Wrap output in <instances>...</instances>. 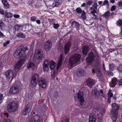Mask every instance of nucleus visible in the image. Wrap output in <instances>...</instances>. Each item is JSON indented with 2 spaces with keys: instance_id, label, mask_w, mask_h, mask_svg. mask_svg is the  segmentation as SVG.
<instances>
[{
  "instance_id": "obj_32",
  "label": "nucleus",
  "mask_w": 122,
  "mask_h": 122,
  "mask_svg": "<svg viewBox=\"0 0 122 122\" xmlns=\"http://www.w3.org/2000/svg\"><path fill=\"white\" fill-rule=\"evenodd\" d=\"M81 15V17L84 19H86V16L85 12L84 11H83Z\"/></svg>"
},
{
  "instance_id": "obj_47",
  "label": "nucleus",
  "mask_w": 122,
  "mask_h": 122,
  "mask_svg": "<svg viewBox=\"0 0 122 122\" xmlns=\"http://www.w3.org/2000/svg\"><path fill=\"white\" fill-rule=\"evenodd\" d=\"M36 18L35 16H33L30 18V20L33 21H35L36 19Z\"/></svg>"
},
{
  "instance_id": "obj_62",
  "label": "nucleus",
  "mask_w": 122,
  "mask_h": 122,
  "mask_svg": "<svg viewBox=\"0 0 122 122\" xmlns=\"http://www.w3.org/2000/svg\"><path fill=\"white\" fill-rule=\"evenodd\" d=\"M96 73L97 74V75L99 76H101L102 75V73L101 72V71H97V72Z\"/></svg>"
},
{
  "instance_id": "obj_10",
  "label": "nucleus",
  "mask_w": 122,
  "mask_h": 122,
  "mask_svg": "<svg viewBox=\"0 0 122 122\" xmlns=\"http://www.w3.org/2000/svg\"><path fill=\"white\" fill-rule=\"evenodd\" d=\"M118 113V111L115 108H113L112 109L111 113V114L113 115L112 118L113 122H116L117 120V116Z\"/></svg>"
},
{
  "instance_id": "obj_55",
  "label": "nucleus",
  "mask_w": 122,
  "mask_h": 122,
  "mask_svg": "<svg viewBox=\"0 0 122 122\" xmlns=\"http://www.w3.org/2000/svg\"><path fill=\"white\" fill-rule=\"evenodd\" d=\"M62 61L59 60L57 62V64L60 65H61L62 63Z\"/></svg>"
},
{
  "instance_id": "obj_9",
  "label": "nucleus",
  "mask_w": 122,
  "mask_h": 122,
  "mask_svg": "<svg viewBox=\"0 0 122 122\" xmlns=\"http://www.w3.org/2000/svg\"><path fill=\"white\" fill-rule=\"evenodd\" d=\"M42 118V115L36 114L33 116V119L31 120L30 122H43Z\"/></svg>"
},
{
  "instance_id": "obj_17",
  "label": "nucleus",
  "mask_w": 122,
  "mask_h": 122,
  "mask_svg": "<svg viewBox=\"0 0 122 122\" xmlns=\"http://www.w3.org/2000/svg\"><path fill=\"white\" fill-rule=\"evenodd\" d=\"M49 61L46 59L44 61L43 66V70L44 71H47L49 69Z\"/></svg>"
},
{
  "instance_id": "obj_49",
  "label": "nucleus",
  "mask_w": 122,
  "mask_h": 122,
  "mask_svg": "<svg viewBox=\"0 0 122 122\" xmlns=\"http://www.w3.org/2000/svg\"><path fill=\"white\" fill-rule=\"evenodd\" d=\"M116 8V6L115 5H113L112 6L111 10L112 11L114 10Z\"/></svg>"
},
{
  "instance_id": "obj_18",
  "label": "nucleus",
  "mask_w": 122,
  "mask_h": 122,
  "mask_svg": "<svg viewBox=\"0 0 122 122\" xmlns=\"http://www.w3.org/2000/svg\"><path fill=\"white\" fill-rule=\"evenodd\" d=\"M76 72L77 75L79 77H81L83 76L84 71L82 70L81 68H78L76 71Z\"/></svg>"
},
{
  "instance_id": "obj_30",
  "label": "nucleus",
  "mask_w": 122,
  "mask_h": 122,
  "mask_svg": "<svg viewBox=\"0 0 122 122\" xmlns=\"http://www.w3.org/2000/svg\"><path fill=\"white\" fill-rule=\"evenodd\" d=\"M53 4H55L56 6L58 7L60 4L59 0H55Z\"/></svg>"
},
{
  "instance_id": "obj_23",
  "label": "nucleus",
  "mask_w": 122,
  "mask_h": 122,
  "mask_svg": "<svg viewBox=\"0 0 122 122\" xmlns=\"http://www.w3.org/2000/svg\"><path fill=\"white\" fill-rule=\"evenodd\" d=\"M2 4L4 7L6 9H7L9 8L10 6L9 4L7 2L6 0H1Z\"/></svg>"
},
{
  "instance_id": "obj_8",
  "label": "nucleus",
  "mask_w": 122,
  "mask_h": 122,
  "mask_svg": "<svg viewBox=\"0 0 122 122\" xmlns=\"http://www.w3.org/2000/svg\"><path fill=\"white\" fill-rule=\"evenodd\" d=\"M25 61V60L22 59L19 60L15 65L14 70L15 71L17 72L21 67L22 65L24 64Z\"/></svg>"
},
{
  "instance_id": "obj_2",
  "label": "nucleus",
  "mask_w": 122,
  "mask_h": 122,
  "mask_svg": "<svg viewBox=\"0 0 122 122\" xmlns=\"http://www.w3.org/2000/svg\"><path fill=\"white\" fill-rule=\"evenodd\" d=\"M28 50V48L27 47H25L23 46H20L17 48L16 51L14 53V56L16 58H20Z\"/></svg>"
},
{
  "instance_id": "obj_48",
  "label": "nucleus",
  "mask_w": 122,
  "mask_h": 122,
  "mask_svg": "<svg viewBox=\"0 0 122 122\" xmlns=\"http://www.w3.org/2000/svg\"><path fill=\"white\" fill-rule=\"evenodd\" d=\"M4 25V23L2 21L0 20V28L2 29Z\"/></svg>"
},
{
  "instance_id": "obj_29",
  "label": "nucleus",
  "mask_w": 122,
  "mask_h": 122,
  "mask_svg": "<svg viewBox=\"0 0 122 122\" xmlns=\"http://www.w3.org/2000/svg\"><path fill=\"white\" fill-rule=\"evenodd\" d=\"M21 25H19L17 24L15 25L14 27V29L15 31H18L21 27Z\"/></svg>"
},
{
  "instance_id": "obj_63",
  "label": "nucleus",
  "mask_w": 122,
  "mask_h": 122,
  "mask_svg": "<svg viewBox=\"0 0 122 122\" xmlns=\"http://www.w3.org/2000/svg\"><path fill=\"white\" fill-rule=\"evenodd\" d=\"M73 37H72V36H71L70 38L68 40V42H70L71 43V41L72 40V38H73Z\"/></svg>"
},
{
  "instance_id": "obj_64",
  "label": "nucleus",
  "mask_w": 122,
  "mask_h": 122,
  "mask_svg": "<svg viewBox=\"0 0 122 122\" xmlns=\"http://www.w3.org/2000/svg\"><path fill=\"white\" fill-rule=\"evenodd\" d=\"M4 122H12L11 120L8 119H7L4 121Z\"/></svg>"
},
{
  "instance_id": "obj_24",
  "label": "nucleus",
  "mask_w": 122,
  "mask_h": 122,
  "mask_svg": "<svg viewBox=\"0 0 122 122\" xmlns=\"http://www.w3.org/2000/svg\"><path fill=\"white\" fill-rule=\"evenodd\" d=\"M79 26V24L78 22L74 21L72 22L71 26V27L76 28Z\"/></svg>"
},
{
  "instance_id": "obj_51",
  "label": "nucleus",
  "mask_w": 122,
  "mask_h": 122,
  "mask_svg": "<svg viewBox=\"0 0 122 122\" xmlns=\"http://www.w3.org/2000/svg\"><path fill=\"white\" fill-rule=\"evenodd\" d=\"M49 65H56V63L54 61H53L51 60V61L49 62Z\"/></svg>"
},
{
  "instance_id": "obj_25",
  "label": "nucleus",
  "mask_w": 122,
  "mask_h": 122,
  "mask_svg": "<svg viewBox=\"0 0 122 122\" xmlns=\"http://www.w3.org/2000/svg\"><path fill=\"white\" fill-rule=\"evenodd\" d=\"M92 94L95 98H96L98 97L99 93L97 90L94 89L92 90Z\"/></svg>"
},
{
  "instance_id": "obj_40",
  "label": "nucleus",
  "mask_w": 122,
  "mask_h": 122,
  "mask_svg": "<svg viewBox=\"0 0 122 122\" xmlns=\"http://www.w3.org/2000/svg\"><path fill=\"white\" fill-rule=\"evenodd\" d=\"M63 53H61L59 57V60L63 61V60L64 58V57L63 58Z\"/></svg>"
},
{
  "instance_id": "obj_45",
  "label": "nucleus",
  "mask_w": 122,
  "mask_h": 122,
  "mask_svg": "<svg viewBox=\"0 0 122 122\" xmlns=\"http://www.w3.org/2000/svg\"><path fill=\"white\" fill-rule=\"evenodd\" d=\"M107 5V6H109V3L108 2V1L107 0H105L103 2V5Z\"/></svg>"
},
{
  "instance_id": "obj_39",
  "label": "nucleus",
  "mask_w": 122,
  "mask_h": 122,
  "mask_svg": "<svg viewBox=\"0 0 122 122\" xmlns=\"http://www.w3.org/2000/svg\"><path fill=\"white\" fill-rule=\"evenodd\" d=\"M4 98L3 94L0 93V104L2 103Z\"/></svg>"
},
{
  "instance_id": "obj_20",
  "label": "nucleus",
  "mask_w": 122,
  "mask_h": 122,
  "mask_svg": "<svg viewBox=\"0 0 122 122\" xmlns=\"http://www.w3.org/2000/svg\"><path fill=\"white\" fill-rule=\"evenodd\" d=\"M117 81V79L116 78L112 79V82L110 83V87H114L116 85Z\"/></svg>"
},
{
  "instance_id": "obj_52",
  "label": "nucleus",
  "mask_w": 122,
  "mask_h": 122,
  "mask_svg": "<svg viewBox=\"0 0 122 122\" xmlns=\"http://www.w3.org/2000/svg\"><path fill=\"white\" fill-rule=\"evenodd\" d=\"M4 10L2 9H0V13L2 15H4Z\"/></svg>"
},
{
  "instance_id": "obj_3",
  "label": "nucleus",
  "mask_w": 122,
  "mask_h": 122,
  "mask_svg": "<svg viewBox=\"0 0 122 122\" xmlns=\"http://www.w3.org/2000/svg\"><path fill=\"white\" fill-rule=\"evenodd\" d=\"M81 57L80 55L78 54H75L71 56L69 61V65L72 67L74 64H77L80 61Z\"/></svg>"
},
{
  "instance_id": "obj_44",
  "label": "nucleus",
  "mask_w": 122,
  "mask_h": 122,
  "mask_svg": "<svg viewBox=\"0 0 122 122\" xmlns=\"http://www.w3.org/2000/svg\"><path fill=\"white\" fill-rule=\"evenodd\" d=\"M10 43V41L9 40L7 41L6 42L4 43L3 44V46L5 47L8 45Z\"/></svg>"
},
{
  "instance_id": "obj_26",
  "label": "nucleus",
  "mask_w": 122,
  "mask_h": 122,
  "mask_svg": "<svg viewBox=\"0 0 122 122\" xmlns=\"http://www.w3.org/2000/svg\"><path fill=\"white\" fill-rule=\"evenodd\" d=\"M17 36L20 38H25L26 35L21 32L18 33L16 35Z\"/></svg>"
},
{
  "instance_id": "obj_28",
  "label": "nucleus",
  "mask_w": 122,
  "mask_h": 122,
  "mask_svg": "<svg viewBox=\"0 0 122 122\" xmlns=\"http://www.w3.org/2000/svg\"><path fill=\"white\" fill-rule=\"evenodd\" d=\"M110 12L109 11H108L105 12L103 14V16L106 18H108L110 16Z\"/></svg>"
},
{
  "instance_id": "obj_50",
  "label": "nucleus",
  "mask_w": 122,
  "mask_h": 122,
  "mask_svg": "<svg viewBox=\"0 0 122 122\" xmlns=\"http://www.w3.org/2000/svg\"><path fill=\"white\" fill-rule=\"evenodd\" d=\"M50 65V68L51 69H53L55 67L56 65Z\"/></svg>"
},
{
  "instance_id": "obj_4",
  "label": "nucleus",
  "mask_w": 122,
  "mask_h": 122,
  "mask_svg": "<svg viewBox=\"0 0 122 122\" xmlns=\"http://www.w3.org/2000/svg\"><path fill=\"white\" fill-rule=\"evenodd\" d=\"M96 55H94L93 52L92 51L90 52L88 54L87 57L86 59V63L88 64H92L94 61L95 57H98V56L96 52Z\"/></svg>"
},
{
  "instance_id": "obj_35",
  "label": "nucleus",
  "mask_w": 122,
  "mask_h": 122,
  "mask_svg": "<svg viewBox=\"0 0 122 122\" xmlns=\"http://www.w3.org/2000/svg\"><path fill=\"white\" fill-rule=\"evenodd\" d=\"M117 25L119 27L121 26L122 25V20L121 19H119L117 20Z\"/></svg>"
},
{
  "instance_id": "obj_43",
  "label": "nucleus",
  "mask_w": 122,
  "mask_h": 122,
  "mask_svg": "<svg viewBox=\"0 0 122 122\" xmlns=\"http://www.w3.org/2000/svg\"><path fill=\"white\" fill-rule=\"evenodd\" d=\"M93 3V1L92 0H88L86 3V4L88 5H92Z\"/></svg>"
},
{
  "instance_id": "obj_14",
  "label": "nucleus",
  "mask_w": 122,
  "mask_h": 122,
  "mask_svg": "<svg viewBox=\"0 0 122 122\" xmlns=\"http://www.w3.org/2000/svg\"><path fill=\"white\" fill-rule=\"evenodd\" d=\"M71 45V43L67 42L65 44L64 47V53L65 54H67L70 51V50Z\"/></svg>"
},
{
  "instance_id": "obj_54",
  "label": "nucleus",
  "mask_w": 122,
  "mask_h": 122,
  "mask_svg": "<svg viewBox=\"0 0 122 122\" xmlns=\"http://www.w3.org/2000/svg\"><path fill=\"white\" fill-rule=\"evenodd\" d=\"M118 85L119 86L122 85V79H121L118 82Z\"/></svg>"
},
{
  "instance_id": "obj_12",
  "label": "nucleus",
  "mask_w": 122,
  "mask_h": 122,
  "mask_svg": "<svg viewBox=\"0 0 122 122\" xmlns=\"http://www.w3.org/2000/svg\"><path fill=\"white\" fill-rule=\"evenodd\" d=\"M14 71L11 70H7L5 73V75L7 79H10L11 78V80L14 77L13 76Z\"/></svg>"
},
{
  "instance_id": "obj_5",
  "label": "nucleus",
  "mask_w": 122,
  "mask_h": 122,
  "mask_svg": "<svg viewBox=\"0 0 122 122\" xmlns=\"http://www.w3.org/2000/svg\"><path fill=\"white\" fill-rule=\"evenodd\" d=\"M17 102L13 101L9 103L7 106V110L8 112H12L15 111L18 109Z\"/></svg>"
},
{
  "instance_id": "obj_46",
  "label": "nucleus",
  "mask_w": 122,
  "mask_h": 122,
  "mask_svg": "<svg viewBox=\"0 0 122 122\" xmlns=\"http://www.w3.org/2000/svg\"><path fill=\"white\" fill-rule=\"evenodd\" d=\"M96 10V9H94L91 11V13L92 14V15L93 14H95V13H97V11Z\"/></svg>"
},
{
  "instance_id": "obj_37",
  "label": "nucleus",
  "mask_w": 122,
  "mask_h": 122,
  "mask_svg": "<svg viewBox=\"0 0 122 122\" xmlns=\"http://www.w3.org/2000/svg\"><path fill=\"white\" fill-rule=\"evenodd\" d=\"M92 6L94 9H97L98 7V5L97 3L96 2H94Z\"/></svg>"
},
{
  "instance_id": "obj_53",
  "label": "nucleus",
  "mask_w": 122,
  "mask_h": 122,
  "mask_svg": "<svg viewBox=\"0 0 122 122\" xmlns=\"http://www.w3.org/2000/svg\"><path fill=\"white\" fill-rule=\"evenodd\" d=\"M107 72L108 74L110 75L111 76H112L113 75V74L112 72L108 71Z\"/></svg>"
},
{
  "instance_id": "obj_58",
  "label": "nucleus",
  "mask_w": 122,
  "mask_h": 122,
  "mask_svg": "<svg viewBox=\"0 0 122 122\" xmlns=\"http://www.w3.org/2000/svg\"><path fill=\"white\" fill-rule=\"evenodd\" d=\"M111 98L110 97H108V98L107 101L108 102V103H110L111 102Z\"/></svg>"
},
{
  "instance_id": "obj_33",
  "label": "nucleus",
  "mask_w": 122,
  "mask_h": 122,
  "mask_svg": "<svg viewBox=\"0 0 122 122\" xmlns=\"http://www.w3.org/2000/svg\"><path fill=\"white\" fill-rule=\"evenodd\" d=\"M5 17H6L8 18H9L12 16V14L10 12H6V13L5 12Z\"/></svg>"
},
{
  "instance_id": "obj_6",
  "label": "nucleus",
  "mask_w": 122,
  "mask_h": 122,
  "mask_svg": "<svg viewBox=\"0 0 122 122\" xmlns=\"http://www.w3.org/2000/svg\"><path fill=\"white\" fill-rule=\"evenodd\" d=\"M32 105L30 102L28 103L22 111V114L24 115H27L31 110Z\"/></svg>"
},
{
  "instance_id": "obj_21",
  "label": "nucleus",
  "mask_w": 122,
  "mask_h": 122,
  "mask_svg": "<svg viewBox=\"0 0 122 122\" xmlns=\"http://www.w3.org/2000/svg\"><path fill=\"white\" fill-rule=\"evenodd\" d=\"M96 116L94 115H92L91 114L90 115L89 118V122H95L96 120Z\"/></svg>"
},
{
  "instance_id": "obj_1",
  "label": "nucleus",
  "mask_w": 122,
  "mask_h": 122,
  "mask_svg": "<svg viewBox=\"0 0 122 122\" xmlns=\"http://www.w3.org/2000/svg\"><path fill=\"white\" fill-rule=\"evenodd\" d=\"M39 75L37 73L34 74L31 78L30 83L33 87L36 86L37 83L39 86L41 88H45L47 85L46 80L43 77L39 78Z\"/></svg>"
},
{
  "instance_id": "obj_60",
  "label": "nucleus",
  "mask_w": 122,
  "mask_h": 122,
  "mask_svg": "<svg viewBox=\"0 0 122 122\" xmlns=\"http://www.w3.org/2000/svg\"><path fill=\"white\" fill-rule=\"evenodd\" d=\"M115 107L116 108V109H115L118 111V110H119L120 107V105H119L117 104Z\"/></svg>"
},
{
  "instance_id": "obj_11",
  "label": "nucleus",
  "mask_w": 122,
  "mask_h": 122,
  "mask_svg": "<svg viewBox=\"0 0 122 122\" xmlns=\"http://www.w3.org/2000/svg\"><path fill=\"white\" fill-rule=\"evenodd\" d=\"M44 46L45 50L47 51H48L51 49L52 46V42L50 40H47L45 42Z\"/></svg>"
},
{
  "instance_id": "obj_7",
  "label": "nucleus",
  "mask_w": 122,
  "mask_h": 122,
  "mask_svg": "<svg viewBox=\"0 0 122 122\" xmlns=\"http://www.w3.org/2000/svg\"><path fill=\"white\" fill-rule=\"evenodd\" d=\"M20 88L19 86L13 85L10 88L9 92L11 94H16L18 92Z\"/></svg>"
},
{
  "instance_id": "obj_19",
  "label": "nucleus",
  "mask_w": 122,
  "mask_h": 122,
  "mask_svg": "<svg viewBox=\"0 0 122 122\" xmlns=\"http://www.w3.org/2000/svg\"><path fill=\"white\" fill-rule=\"evenodd\" d=\"M88 46L86 45L84 46L82 49V52L83 54L86 55L89 52Z\"/></svg>"
},
{
  "instance_id": "obj_16",
  "label": "nucleus",
  "mask_w": 122,
  "mask_h": 122,
  "mask_svg": "<svg viewBox=\"0 0 122 122\" xmlns=\"http://www.w3.org/2000/svg\"><path fill=\"white\" fill-rule=\"evenodd\" d=\"M86 85L89 87L90 88H91L95 84L94 80L90 78H88L86 80Z\"/></svg>"
},
{
  "instance_id": "obj_22",
  "label": "nucleus",
  "mask_w": 122,
  "mask_h": 122,
  "mask_svg": "<svg viewBox=\"0 0 122 122\" xmlns=\"http://www.w3.org/2000/svg\"><path fill=\"white\" fill-rule=\"evenodd\" d=\"M95 68L96 71V73H97V71H101V66L99 63H95L94 66Z\"/></svg>"
},
{
  "instance_id": "obj_36",
  "label": "nucleus",
  "mask_w": 122,
  "mask_h": 122,
  "mask_svg": "<svg viewBox=\"0 0 122 122\" xmlns=\"http://www.w3.org/2000/svg\"><path fill=\"white\" fill-rule=\"evenodd\" d=\"M76 12L78 13H81L83 11L80 7L76 8Z\"/></svg>"
},
{
  "instance_id": "obj_61",
  "label": "nucleus",
  "mask_w": 122,
  "mask_h": 122,
  "mask_svg": "<svg viewBox=\"0 0 122 122\" xmlns=\"http://www.w3.org/2000/svg\"><path fill=\"white\" fill-rule=\"evenodd\" d=\"M54 97H57V96H58V92L57 91L55 92L54 93Z\"/></svg>"
},
{
  "instance_id": "obj_56",
  "label": "nucleus",
  "mask_w": 122,
  "mask_h": 122,
  "mask_svg": "<svg viewBox=\"0 0 122 122\" xmlns=\"http://www.w3.org/2000/svg\"><path fill=\"white\" fill-rule=\"evenodd\" d=\"M5 37V35L1 31H0V38L1 37Z\"/></svg>"
},
{
  "instance_id": "obj_38",
  "label": "nucleus",
  "mask_w": 122,
  "mask_h": 122,
  "mask_svg": "<svg viewBox=\"0 0 122 122\" xmlns=\"http://www.w3.org/2000/svg\"><path fill=\"white\" fill-rule=\"evenodd\" d=\"M59 26L60 25L59 24H56L55 23L53 25L52 27L54 28L55 29H57L59 27Z\"/></svg>"
},
{
  "instance_id": "obj_31",
  "label": "nucleus",
  "mask_w": 122,
  "mask_h": 122,
  "mask_svg": "<svg viewBox=\"0 0 122 122\" xmlns=\"http://www.w3.org/2000/svg\"><path fill=\"white\" fill-rule=\"evenodd\" d=\"M61 122H69V118L65 117L63 118V120Z\"/></svg>"
},
{
  "instance_id": "obj_34",
  "label": "nucleus",
  "mask_w": 122,
  "mask_h": 122,
  "mask_svg": "<svg viewBox=\"0 0 122 122\" xmlns=\"http://www.w3.org/2000/svg\"><path fill=\"white\" fill-rule=\"evenodd\" d=\"M34 64L31 62H28L27 65V67L28 68H29L34 66Z\"/></svg>"
},
{
  "instance_id": "obj_57",
  "label": "nucleus",
  "mask_w": 122,
  "mask_h": 122,
  "mask_svg": "<svg viewBox=\"0 0 122 122\" xmlns=\"http://www.w3.org/2000/svg\"><path fill=\"white\" fill-rule=\"evenodd\" d=\"M92 15L94 16V17H93L94 19V20H98V18H97V16L95 14H93Z\"/></svg>"
},
{
  "instance_id": "obj_42",
  "label": "nucleus",
  "mask_w": 122,
  "mask_h": 122,
  "mask_svg": "<svg viewBox=\"0 0 122 122\" xmlns=\"http://www.w3.org/2000/svg\"><path fill=\"white\" fill-rule=\"evenodd\" d=\"M114 69V67L113 66V65L112 64L111 65L110 64L109 65V70L111 71H113Z\"/></svg>"
},
{
  "instance_id": "obj_27",
  "label": "nucleus",
  "mask_w": 122,
  "mask_h": 122,
  "mask_svg": "<svg viewBox=\"0 0 122 122\" xmlns=\"http://www.w3.org/2000/svg\"><path fill=\"white\" fill-rule=\"evenodd\" d=\"M56 20L54 19H49V24L50 25H53L56 23Z\"/></svg>"
},
{
  "instance_id": "obj_59",
  "label": "nucleus",
  "mask_w": 122,
  "mask_h": 122,
  "mask_svg": "<svg viewBox=\"0 0 122 122\" xmlns=\"http://www.w3.org/2000/svg\"><path fill=\"white\" fill-rule=\"evenodd\" d=\"M13 16L15 18H18L20 17V15L18 14L16 15L15 14Z\"/></svg>"
},
{
  "instance_id": "obj_13",
  "label": "nucleus",
  "mask_w": 122,
  "mask_h": 122,
  "mask_svg": "<svg viewBox=\"0 0 122 122\" xmlns=\"http://www.w3.org/2000/svg\"><path fill=\"white\" fill-rule=\"evenodd\" d=\"M37 52L34 55L35 58L41 59L43 57V53L42 50L41 49H38L37 50Z\"/></svg>"
},
{
  "instance_id": "obj_15",
  "label": "nucleus",
  "mask_w": 122,
  "mask_h": 122,
  "mask_svg": "<svg viewBox=\"0 0 122 122\" xmlns=\"http://www.w3.org/2000/svg\"><path fill=\"white\" fill-rule=\"evenodd\" d=\"M83 93L80 91H79L77 94L79 102H81L80 104L81 106L82 105V103L84 101V97L83 96Z\"/></svg>"
},
{
  "instance_id": "obj_41",
  "label": "nucleus",
  "mask_w": 122,
  "mask_h": 122,
  "mask_svg": "<svg viewBox=\"0 0 122 122\" xmlns=\"http://www.w3.org/2000/svg\"><path fill=\"white\" fill-rule=\"evenodd\" d=\"M108 97H110V98L112 97L113 96V93H112L111 92V90H110L108 92Z\"/></svg>"
}]
</instances>
